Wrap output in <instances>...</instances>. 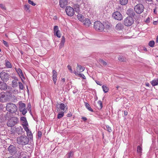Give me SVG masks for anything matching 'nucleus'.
Returning a JSON list of instances; mask_svg holds the SVG:
<instances>
[{
    "mask_svg": "<svg viewBox=\"0 0 158 158\" xmlns=\"http://www.w3.org/2000/svg\"><path fill=\"white\" fill-rule=\"evenodd\" d=\"M3 43L7 47L8 46V43L7 42L3 40Z\"/></svg>",
    "mask_w": 158,
    "mask_h": 158,
    "instance_id": "5fc2aeb1",
    "label": "nucleus"
},
{
    "mask_svg": "<svg viewBox=\"0 0 158 158\" xmlns=\"http://www.w3.org/2000/svg\"><path fill=\"white\" fill-rule=\"evenodd\" d=\"M0 7L2 10H5L6 9L5 5L4 4H0Z\"/></svg>",
    "mask_w": 158,
    "mask_h": 158,
    "instance_id": "8fccbe9b",
    "label": "nucleus"
},
{
    "mask_svg": "<svg viewBox=\"0 0 158 158\" xmlns=\"http://www.w3.org/2000/svg\"><path fill=\"white\" fill-rule=\"evenodd\" d=\"M65 78H62V79H61V81L63 82H64L65 81Z\"/></svg>",
    "mask_w": 158,
    "mask_h": 158,
    "instance_id": "338daca9",
    "label": "nucleus"
},
{
    "mask_svg": "<svg viewBox=\"0 0 158 158\" xmlns=\"http://www.w3.org/2000/svg\"><path fill=\"white\" fill-rule=\"evenodd\" d=\"M95 82H96V83L98 85H102L101 83V82H99V81H96Z\"/></svg>",
    "mask_w": 158,
    "mask_h": 158,
    "instance_id": "4d7b16f0",
    "label": "nucleus"
},
{
    "mask_svg": "<svg viewBox=\"0 0 158 158\" xmlns=\"http://www.w3.org/2000/svg\"><path fill=\"white\" fill-rule=\"evenodd\" d=\"M149 18H148L147 19L145 20V22L146 23H149Z\"/></svg>",
    "mask_w": 158,
    "mask_h": 158,
    "instance_id": "052dcab7",
    "label": "nucleus"
},
{
    "mask_svg": "<svg viewBox=\"0 0 158 158\" xmlns=\"http://www.w3.org/2000/svg\"><path fill=\"white\" fill-rule=\"evenodd\" d=\"M65 41V38L64 36H62L61 38L60 43L59 45V48L60 49L61 48L64 46Z\"/></svg>",
    "mask_w": 158,
    "mask_h": 158,
    "instance_id": "b1692460",
    "label": "nucleus"
},
{
    "mask_svg": "<svg viewBox=\"0 0 158 158\" xmlns=\"http://www.w3.org/2000/svg\"><path fill=\"white\" fill-rule=\"evenodd\" d=\"M78 19L81 21L82 22L84 20V16L80 14H78L77 15Z\"/></svg>",
    "mask_w": 158,
    "mask_h": 158,
    "instance_id": "c756f323",
    "label": "nucleus"
},
{
    "mask_svg": "<svg viewBox=\"0 0 158 158\" xmlns=\"http://www.w3.org/2000/svg\"><path fill=\"white\" fill-rule=\"evenodd\" d=\"M79 69V70L80 72H82L84 70H85V67H84L81 66L79 64H77V66L76 68V69L77 70H78Z\"/></svg>",
    "mask_w": 158,
    "mask_h": 158,
    "instance_id": "a878e982",
    "label": "nucleus"
},
{
    "mask_svg": "<svg viewBox=\"0 0 158 158\" xmlns=\"http://www.w3.org/2000/svg\"><path fill=\"white\" fill-rule=\"evenodd\" d=\"M134 20L131 17H127L124 20L123 23L124 25L127 27L131 26L133 23Z\"/></svg>",
    "mask_w": 158,
    "mask_h": 158,
    "instance_id": "0eeeda50",
    "label": "nucleus"
},
{
    "mask_svg": "<svg viewBox=\"0 0 158 158\" xmlns=\"http://www.w3.org/2000/svg\"><path fill=\"white\" fill-rule=\"evenodd\" d=\"M144 8L142 4L138 3L135 6L134 10L136 13L139 14L143 12Z\"/></svg>",
    "mask_w": 158,
    "mask_h": 158,
    "instance_id": "39448f33",
    "label": "nucleus"
},
{
    "mask_svg": "<svg viewBox=\"0 0 158 158\" xmlns=\"http://www.w3.org/2000/svg\"><path fill=\"white\" fill-rule=\"evenodd\" d=\"M15 69L16 71L18 74L19 75V76L20 77V78H21V77H22V78H23L24 79H25V78L23 73L22 71L20 69L15 68Z\"/></svg>",
    "mask_w": 158,
    "mask_h": 158,
    "instance_id": "f3484780",
    "label": "nucleus"
},
{
    "mask_svg": "<svg viewBox=\"0 0 158 158\" xmlns=\"http://www.w3.org/2000/svg\"><path fill=\"white\" fill-rule=\"evenodd\" d=\"M18 83L19 85V89L21 90L23 89L24 88V86L22 83L20 82H19Z\"/></svg>",
    "mask_w": 158,
    "mask_h": 158,
    "instance_id": "37998d69",
    "label": "nucleus"
},
{
    "mask_svg": "<svg viewBox=\"0 0 158 158\" xmlns=\"http://www.w3.org/2000/svg\"><path fill=\"white\" fill-rule=\"evenodd\" d=\"M54 31L56 35L58 37L60 38L61 36L60 34L59 33V31L58 30V27L57 26H55L54 27Z\"/></svg>",
    "mask_w": 158,
    "mask_h": 158,
    "instance_id": "a211bd4d",
    "label": "nucleus"
},
{
    "mask_svg": "<svg viewBox=\"0 0 158 158\" xmlns=\"http://www.w3.org/2000/svg\"><path fill=\"white\" fill-rule=\"evenodd\" d=\"M124 115L126 116V115H127V114H128V112L127 111H124Z\"/></svg>",
    "mask_w": 158,
    "mask_h": 158,
    "instance_id": "680f3d73",
    "label": "nucleus"
},
{
    "mask_svg": "<svg viewBox=\"0 0 158 158\" xmlns=\"http://www.w3.org/2000/svg\"><path fill=\"white\" fill-rule=\"evenodd\" d=\"M118 60L121 61H126V59L122 56H119L118 57Z\"/></svg>",
    "mask_w": 158,
    "mask_h": 158,
    "instance_id": "4c0bfd02",
    "label": "nucleus"
},
{
    "mask_svg": "<svg viewBox=\"0 0 158 158\" xmlns=\"http://www.w3.org/2000/svg\"><path fill=\"white\" fill-rule=\"evenodd\" d=\"M6 98V102L7 101L9 102L10 101L11 97H12V94L11 92H6L5 93Z\"/></svg>",
    "mask_w": 158,
    "mask_h": 158,
    "instance_id": "2eb2a0df",
    "label": "nucleus"
},
{
    "mask_svg": "<svg viewBox=\"0 0 158 158\" xmlns=\"http://www.w3.org/2000/svg\"><path fill=\"white\" fill-rule=\"evenodd\" d=\"M18 118L15 117L10 118L7 122V125L9 127H12L17 124L18 122Z\"/></svg>",
    "mask_w": 158,
    "mask_h": 158,
    "instance_id": "20e7f679",
    "label": "nucleus"
},
{
    "mask_svg": "<svg viewBox=\"0 0 158 158\" xmlns=\"http://www.w3.org/2000/svg\"><path fill=\"white\" fill-rule=\"evenodd\" d=\"M20 120L22 122L23 126L25 125H28L26 117H21L20 118Z\"/></svg>",
    "mask_w": 158,
    "mask_h": 158,
    "instance_id": "412c9836",
    "label": "nucleus"
},
{
    "mask_svg": "<svg viewBox=\"0 0 158 158\" xmlns=\"http://www.w3.org/2000/svg\"><path fill=\"white\" fill-rule=\"evenodd\" d=\"M72 114L71 113L69 114H67V117H69L71 116H72Z\"/></svg>",
    "mask_w": 158,
    "mask_h": 158,
    "instance_id": "774afa93",
    "label": "nucleus"
},
{
    "mask_svg": "<svg viewBox=\"0 0 158 158\" xmlns=\"http://www.w3.org/2000/svg\"><path fill=\"white\" fill-rule=\"evenodd\" d=\"M105 130H106L107 131L109 132H110L112 131L111 127L108 125L106 126V128H105Z\"/></svg>",
    "mask_w": 158,
    "mask_h": 158,
    "instance_id": "a19ab883",
    "label": "nucleus"
},
{
    "mask_svg": "<svg viewBox=\"0 0 158 158\" xmlns=\"http://www.w3.org/2000/svg\"><path fill=\"white\" fill-rule=\"evenodd\" d=\"M65 10L67 15L69 16H72L74 14V11L73 8L71 6H67Z\"/></svg>",
    "mask_w": 158,
    "mask_h": 158,
    "instance_id": "1a4fd4ad",
    "label": "nucleus"
},
{
    "mask_svg": "<svg viewBox=\"0 0 158 158\" xmlns=\"http://www.w3.org/2000/svg\"><path fill=\"white\" fill-rule=\"evenodd\" d=\"M112 16L115 19L118 20H121L123 19L122 15L118 11H116L113 13Z\"/></svg>",
    "mask_w": 158,
    "mask_h": 158,
    "instance_id": "9d476101",
    "label": "nucleus"
},
{
    "mask_svg": "<svg viewBox=\"0 0 158 158\" xmlns=\"http://www.w3.org/2000/svg\"><path fill=\"white\" fill-rule=\"evenodd\" d=\"M82 22L84 25L87 27H89L90 24H91L90 20L88 19H85Z\"/></svg>",
    "mask_w": 158,
    "mask_h": 158,
    "instance_id": "aec40b11",
    "label": "nucleus"
},
{
    "mask_svg": "<svg viewBox=\"0 0 158 158\" xmlns=\"http://www.w3.org/2000/svg\"><path fill=\"white\" fill-rule=\"evenodd\" d=\"M142 149L140 146H138L137 147V152L140 154L142 152Z\"/></svg>",
    "mask_w": 158,
    "mask_h": 158,
    "instance_id": "58836bf2",
    "label": "nucleus"
},
{
    "mask_svg": "<svg viewBox=\"0 0 158 158\" xmlns=\"http://www.w3.org/2000/svg\"><path fill=\"white\" fill-rule=\"evenodd\" d=\"M23 128L21 127H19L15 128L14 131L15 133H17L18 135L22 134L23 132Z\"/></svg>",
    "mask_w": 158,
    "mask_h": 158,
    "instance_id": "6ab92c4d",
    "label": "nucleus"
},
{
    "mask_svg": "<svg viewBox=\"0 0 158 158\" xmlns=\"http://www.w3.org/2000/svg\"><path fill=\"white\" fill-rule=\"evenodd\" d=\"M155 45V42L153 40H152L150 41L148 43V45L149 46L151 47H154Z\"/></svg>",
    "mask_w": 158,
    "mask_h": 158,
    "instance_id": "c9c22d12",
    "label": "nucleus"
},
{
    "mask_svg": "<svg viewBox=\"0 0 158 158\" xmlns=\"http://www.w3.org/2000/svg\"><path fill=\"white\" fill-rule=\"evenodd\" d=\"M42 135V132L40 131H38V134H37V136L38 139L39 138H40V137H41Z\"/></svg>",
    "mask_w": 158,
    "mask_h": 158,
    "instance_id": "de8ad7c7",
    "label": "nucleus"
},
{
    "mask_svg": "<svg viewBox=\"0 0 158 158\" xmlns=\"http://www.w3.org/2000/svg\"><path fill=\"white\" fill-rule=\"evenodd\" d=\"M13 78L15 79L14 80H15L17 81L18 80L17 77H14Z\"/></svg>",
    "mask_w": 158,
    "mask_h": 158,
    "instance_id": "69168bd1",
    "label": "nucleus"
},
{
    "mask_svg": "<svg viewBox=\"0 0 158 158\" xmlns=\"http://www.w3.org/2000/svg\"><path fill=\"white\" fill-rule=\"evenodd\" d=\"M98 104L100 106V108H102V102L100 101H99L98 102Z\"/></svg>",
    "mask_w": 158,
    "mask_h": 158,
    "instance_id": "3c124183",
    "label": "nucleus"
},
{
    "mask_svg": "<svg viewBox=\"0 0 158 158\" xmlns=\"http://www.w3.org/2000/svg\"><path fill=\"white\" fill-rule=\"evenodd\" d=\"M0 77L4 82H6L9 80L10 75L7 73L2 71L0 73Z\"/></svg>",
    "mask_w": 158,
    "mask_h": 158,
    "instance_id": "6e6552de",
    "label": "nucleus"
},
{
    "mask_svg": "<svg viewBox=\"0 0 158 158\" xmlns=\"http://www.w3.org/2000/svg\"><path fill=\"white\" fill-rule=\"evenodd\" d=\"M19 109L20 112L22 113V114L24 115L27 113V109L26 108V105L25 104L22 103L21 101L19 102Z\"/></svg>",
    "mask_w": 158,
    "mask_h": 158,
    "instance_id": "423d86ee",
    "label": "nucleus"
},
{
    "mask_svg": "<svg viewBox=\"0 0 158 158\" xmlns=\"http://www.w3.org/2000/svg\"><path fill=\"white\" fill-rule=\"evenodd\" d=\"M8 158H19V157L18 156H16L15 155L9 157Z\"/></svg>",
    "mask_w": 158,
    "mask_h": 158,
    "instance_id": "864d4df0",
    "label": "nucleus"
},
{
    "mask_svg": "<svg viewBox=\"0 0 158 158\" xmlns=\"http://www.w3.org/2000/svg\"><path fill=\"white\" fill-rule=\"evenodd\" d=\"M156 8H155L154 9V10H153V12H154V13L155 14H157L156 11Z\"/></svg>",
    "mask_w": 158,
    "mask_h": 158,
    "instance_id": "0e129e2a",
    "label": "nucleus"
},
{
    "mask_svg": "<svg viewBox=\"0 0 158 158\" xmlns=\"http://www.w3.org/2000/svg\"><path fill=\"white\" fill-rule=\"evenodd\" d=\"M17 107L16 105L12 103H8L6 104V109L11 113H14L17 110Z\"/></svg>",
    "mask_w": 158,
    "mask_h": 158,
    "instance_id": "f03ea898",
    "label": "nucleus"
},
{
    "mask_svg": "<svg viewBox=\"0 0 158 158\" xmlns=\"http://www.w3.org/2000/svg\"><path fill=\"white\" fill-rule=\"evenodd\" d=\"M99 61L100 63L104 65H106L107 64V63L106 61L102 59H100Z\"/></svg>",
    "mask_w": 158,
    "mask_h": 158,
    "instance_id": "79ce46f5",
    "label": "nucleus"
},
{
    "mask_svg": "<svg viewBox=\"0 0 158 158\" xmlns=\"http://www.w3.org/2000/svg\"><path fill=\"white\" fill-rule=\"evenodd\" d=\"M73 73L76 75H78V74H79L77 71H76L74 70L73 71Z\"/></svg>",
    "mask_w": 158,
    "mask_h": 158,
    "instance_id": "13d9d810",
    "label": "nucleus"
},
{
    "mask_svg": "<svg viewBox=\"0 0 158 158\" xmlns=\"http://www.w3.org/2000/svg\"><path fill=\"white\" fill-rule=\"evenodd\" d=\"M81 119L84 121H85L87 120V118L85 117H82Z\"/></svg>",
    "mask_w": 158,
    "mask_h": 158,
    "instance_id": "bf43d9fd",
    "label": "nucleus"
},
{
    "mask_svg": "<svg viewBox=\"0 0 158 158\" xmlns=\"http://www.w3.org/2000/svg\"><path fill=\"white\" fill-rule=\"evenodd\" d=\"M67 68H68V69H69V70L70 71V72L71 73H73V71L71 67L69 65L67 66Z\"/></svg>",
    "mask_w": 158,
    "mask_h": 158,
    "instance_id": "603ef678",
    "label": "nucleus"
},
{
    "mask_svg": "<svg viewBox=\"0 0 158 158\" xmlns=\"http://www.w3.org/2000/svg\"><path fill=\"white\" fill-rule=\"evenodd\" d=\"M145 85L146 86L149 87L150 86V84L148 82H147L145 83Z\"/></svg>",
    "mask_w": 158,
    "mask_h": 158,
    "instance_id": "e2e57ef3",
    "label": "nucleus"
},
{
    "mask_svg": "<svg viewBox=\"0 0 158 158\" xmlns=\"http://www.w3.org/2000/svg\"><path fill=\"white\" fill-rule=\"evenodd\" d=\"M29 139L26 136L21 135L17 138V143L19 145H25L29 142Z\"/></svg>",
    "mask_w": 158,
    "mask_h": 158,
    "instance_id": "f257e3e1",
    "label": "nucleus"
},
{
    "mask_svg": "<svg viewBox=\"0 0 158 158\" xmlns=\"http://www.w3.org/2000/svg\"><path fill=\"white\" fill-rule=\"evenodd\" d=\"M64 115V112L61 111L57 115V118L58 119L62 117Z\"/></svg>",
    "mask_w": 158,
    "mask_h": 158,
    "instance_id": "f704fd0d",
    "label": "nucleus"
},
{
    "mask_svg": "<svg viewBox=\"0 0 158 158\" xmlns=\"http://www.w3.org/2000/svg\"><path fill=\"white\" fill-rule=\"evenodd\" d=\"M73 155V152L70 151L65 156L67 158H71Z\"/></svg>",
    "mask_w": 158,
    "mask_h": 158,
    "instance_id": "473e14b6",
    "label": "nucleus"
},
{
    "mask_svg": "<svg viewBox=\"0 0 158 158\" xmlns=\"http://www.w3.org/2000/svg\"><path fill=\"white\" fill-rule=\"evenodd\" d=\"M16 148L13 145H10L8 148V150L10 153H13L16 152Z\"/></svg>",
    "mask_w": 158,
    "mask_h": 158,
    "instance_id": "ddd939ff",
    "label": "nucleus"
},
{
    "mask_svg": "<svg viewBox=\"0 0 158 158\" xmlns=\"http://www.w3.org/2000/svg\"><path fill=\"white\" fill-rule=\"evenodd\" d=\"M28 2L29 4L33 6H35L36 5V4L33 1H31V0H28Z\"/></svg>",
    "mask_w": 158,
    "mask_h": 158,
    "instance_id": "49530a36",
    "label": "nucleus"
},
{
    "mask_svg": "<svg viewBox=\"0 0 158 158\" xmlns=\"http://www.w3.org/2000/svg\"><path fill=\"white\" fill-rule=\"evenodd\" d=\"M67 0H60L59 5L60 7L62 8H65L67 5Z\"/></svg>",
    "mask_w": 158,
    "mask_h": 158,
    "instance_id": "4468645a",
    "label": "nucleus"
},
{
    "mask_svg": "<svg viewBox=\"0 0 158 158\" xmlns=\"http://www.w3.org/2000/svg\"><path fill=\"white\" fill-rule=\"evenodd\" d=\"M103 90L104 93H106L109 90V88L106 85H103L102 86Z\"/></svg>",
    "mask_w": 158,
    "mask_h": 158,
    "instance_id": "72a5a7b5",
    "label": "nucleus"
},
{
    "mask_svg": "<svg viewBox=\"0 0 158 158\" xmlns=\"http://www.w3.org/2000/svg\"><path fill=\"white\" fill-rule=\"evenodd\" d=\"M78 76L80 77H81L84 79H85L86 78L85 77V75H84L83 74L80 73L79 74H78Z\"/></svg>",
    "mask_w": 158,
    "mask_h": 158,
    "instance_id": "09e8293b",
    "label": "nucleus"
},
{
    "mask_svg": "<svg viewBox=\"0 0 158 158\" xmlns=\"http://www.w3.org/2000/svg\"><path fill=\"white\" fill-rule=\"evenodd\" d=\"M30 6L28 5H25L24 6V9L26 11L28 10L29 9Z\"/></svg>",
    "mask_w": 158,
    "mask_h": 158,
    "instance_id": "a18cd8bd",
    "label": "nucleus"
},
{
    "mask_svg": "<svg viewBox=\"0 0 158 158\" xmlns=\"http://www.w3.org/2000/svg\"><path fill=\"white\" fill-rule=\"evenodd\" d=\"M123 25L121 23H118L116 26V29L118 30H121L123 28Z\"/></svg>",
    "mask_w": 158,
    "mask_h": 158,
    "instance_id": "393cba45",
    "label": "nucleus"
},
{
    "mask_svg": "<svg viewBox=\"0 0 158 158\" xmlns=\"http://www.w3.org/2000/svg\"><path fill=\"white\" fill-rule=\"evenodd\" d=\"M120 4L122 5H126L128 2V0H119Z\"/></svg>",
    "mask_w": 158,
    "mask_h": 158,
    "instance_id": "7c9ffc66",
    "label": "nucleus"
},
{
    "mask_svg": "<svg viewBox=\"0 0 158 158\" xmlns=\"http://www.w3.org/2000/svg\"><path fill=\"white\" fill-rule=\"evenodd\" d=\"M94 27L96 31H102L105 28L104 25L99 21L95 22L94 23Z\"/></svg>",
    "mask_w": 158,
    "mask_h": 158,
    "instance_id": "7ed1b4c3",
    "label": "nucleus"
},
{
    "mask_svg": "<svg viewBox=\"0 0 158 158\" xmlns=\"http://www.w3.org/2000/svg\"><path fill=\"white\" fill-rule=\"evenodd\" d=\"M10 101L13 102H15L17 101V98L14 96V95H12V97H11Z\"/></svg>",
    "mask_w": 158,
    "mask_h": 158,
    "instance_id": "ea45409f",
    "label": "nucleus"
},
{
    "mask_svg": "<svg viewBox=\"0 0 158 158\" xmlns=\"http://www.w3.org/2000/svg\"><path fill=\"white\" fill-rule=\"evenodd\" d=\"M153 86L158 85V79H154L151 82Z\"/></svg>",
    "mask_w": 158,
    "mask_h": 158,
    "instance_id": "cd10ccee",
    "label": "nucleus"
},
{
    "mask_svg": "<svg viewBox=\"0 0 158 158\" xmlns=\"http://www.w3.org/2000/svg\"><path fill=\"white\" fill-rule=\"evenodd\" d=\"M28 125H25L23 126V127L25 131L27 132L29 131H30V130L29 129L28 126Z\"/></svg>",
    "mask_w": 158,
    "mask_h": 158,
    "instance_id": "c03bdc74",
    "label": "nucleus"
},
{
    "mask_svg": "<svg viewBox=\"0 0 158 158\" xmlns=\"http://www.w3.org/2000/svg\"><path fill=\"white\" fill-rule=\"evenodd\" d=\"M12 86L13 88L17 87L18 86L17 81L15 80H13L12 82Z\"/></svg>",
    "mask_w": 158,
    "mask_h": 158,
    "instance_id": "2f4dec72",
    "label": "nucleus"
},
{
    "mask_svg": "<svg viewBox=\"0 0 158 158\" xmlns=\"http://www.w3.org/2000/svg\"><path fill=\"white\" fill-rule=\"evenodd\" d=\"M5 66L7 68H12V65L11 63L8 60H5Z\"/></svg>",
    "mask_w": 158,
    "mask_h": 158,
    "instance_id": "bb28decb",
    "label": "nucleus"
},
{
    "mask_svg": "<svg viewBox=\"0 0 158 158\" xmlns=\"http://www.w3.org/2000/svg\"><path fill=\"white\" fill-rule=\"evenodd\" d=\"M27 135L29 138L31 139L33 137V135L32 134L31 132V131H29L27 132Z\"/></svg>",
    "mask_w": 158,
    "mask_h": 158,
    "instance_id": "e433bc0d",
    "label": "nucleus"
},
{
    "mask_svg": "<svg viewBox=\"0 0 158 158\" xmlns=\"http://www.w3.org/2000/svg\"><path fill=\"white\" fill-rule=\"evenodd\" d=\"M85 104L86 108L88 109L89 111H91L92 112H93L94 110H93L90 107V106L89 104L87 102H85Z\"/></svg>",
    "mask_w": 158,
    "mask_h": 158,
    "instance_id": "c85d7f7f",
    "label": "nucleus"
},
{
    "mask_svg": "<svg viewBox=\"0 0 158 158\" xmlns=\"http://www.w3.org/2000/svg\"><path fill=\"white\" fill-rule=\"evenodd\" d=\"M127 13L129 16L128 17H131L132 18L134 17L135 14L134 10L131 8L127 10Z\"/></svg>",
    "mask_w": 158,
    "mask_h": 158,
    "instance_id": "f8f14e48",
    "label": "nucleus"
},
{
    "mask_svg": "<svg viewBox=\"0 0 158 158\" xmlns=\"http://www.w3.org/2000/svg\"><path fill=\"white\" fill-rule=\"evenodd\" d=\"M59 107H58V104L56 105V107L57 108V110L58 111H59L60 110L63 111H64L65 110L66 106L63 103H61L60 104H59Z\"/></svg>",
    "mask_w": 158,
    "mask_h": 158,
    "instance_id": "9b49d317",
    "label": "nucleus"
},
{
    "mask_svg": "<svg viewBox=\"0 0 158 158\" xmlns=\"http://www.w3.org/2000/svg\"><path fill=\"white\" fill-rule=\"evenodd\" d=\"M137 1L139 3H142L144 2V1H146V0H137Z\"/></svg>",
    "mask_w": 158,
    "mask_h": 158,
    "instance_id": "6e6d98bb",
    "label": "nucleus"
},
{
    "mask_svg": "<svg viewBox=\"0 0 158 158\" xmlns=\"http://www.w3.org/2000/svg\"><path fill=\"white\" fill-rule=\"evenodd\" d=\"M5 93H1L0 94V101L2 102H6Z\"/></svg>",
    "mask_w": 158,
    "mask_h": 158,
    "instance_id": "4be33fe9",
    "label": "nucleus"
},
{
    "mask_svg": "<svg viewBox=\"0 0 158 158\" xmlns=\"http://www.w3.org/2000/svg\"><path fill=\"white\" fill-rule=\"evenodd\" d=\"M57 73L55 70H53L52 71V80L53 83L54 84L56 83V80L57 79Z\"/></svg>",
    "mask_w": 158,
    "mask_h": 158,
    "instance_id": "dca6fc26",
    "label": "nucleus"
},
{
    "mask_svg": "<svg viewBox=\"0 0 158 158\" xmlns=\"http://www.w3.org/2000/svg\"><path fill=\"white\" fill-rule=\"evenodd\" d=\"M7 88V85L5 83L0 81V89L5 90Z\"/></svg>",
    "mask_w": 158,
    "mask_h": 158,
    "instance_id": "5701e85b",
    "label": "nucleus"
}]
</instances>
